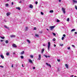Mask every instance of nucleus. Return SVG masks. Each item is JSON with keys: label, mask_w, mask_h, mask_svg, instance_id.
I'll return each mask as SVG.
<instances>
[{"label": "nucleus", "mask_w": 77, "mask_h": 77, "mask_svg": "<svg viewBox=\"0 0 77 77\" xmlns=\"http://www.w3.org/2000/svg\"><path fill=\"white\" fill-rule=\"evenodd\" d=\"M65 8H62V11L63 12L64 14H65Z\"/></svg>", "instance_id": "f257e3e1"}, {"label": "nucleus", "mask_w": 77, "mask_h": 77, "mask_svg": "<svg viewBox=\"0 0 77 77\" xmlns=\"http://www.w3.org/2000/svg\"><path fill=\"white\" fill-rule=\"evenodd\" d=\"M50 42H48V50H50Z\"/></svg>", "instance_id": "f03ea898"}, {"label": "nucleus", "mask_w": 77, "mask_h": 77, "mask_svg": "<svg viewBox=\"0 0 77 77\" xmlns=\"http://www.w3.org/2000/svg\"><path fill=\"white\" fill-rule=\"evenodd\" d=\"M46 64L47 65V66H50V68H51V65L50 64H48V63H46Z\"/></svg>", "instance_id": "7ed1b4c3"}, {"label": "nucleus", "mask_w": 77, "mask_h": 77, "mask_svg": "<svg viewBox=\"0 0 77 77\" xmlns=\"http://www.w3.org/2000/svg\"><path fill=\"white\" fill-rule=\"evenodd\" d=\"M50 30H51L53 29H54L55 27V26H50Z\"/></svg>", "instance_id": "20e7f679"}, {"label": "nucleus", "mask_w": 77, "mask_h": 77, "mask_svg": "<svg viewBox=\"0 0 77 77\" xmlns=\"http://www.w3.org/2000/svg\"><path fill=\"white\" fill-rule=\"evenodd\" d=\"M12 46L13 47H15V48H17V45L15 44H13L12 45Z\"/></svg>", "instance_id": "39448f33"}, {"label": "nucleus", "mask_w": 77, "mask_h": 77, "mask_svg": "<svg viewBox=\"0 0 77 77\" xmlns=\"http://www.w3.org/2000/svg\"><path fill=\"white\" fill-rule=\"evenodd\" d=\"M29 62L31 63H33V62H32V60L31 59H29Z\"/></svg>", "instance_id": "423d86ee"}, {"label": "nucleus", "mask_w": 77, "mask_h": 77, "mask_svg": "<svg viewBox=\"0 0 77 77\" xmlns=\"http://www.w3.org/2000/svg\"><path fill=\"white\" fill-rule=\"evenodd\" d=\"M11 15V13L10 12H8L7 13V16H8L9 15Z\"/></svg>", "instance_id": "0eeeda50"}, {"label": "nucleus", "mask_w": 77, "mask_h": 77, "mask_svg": "<svg viewBox=\"0 0 77 77\" xmlns=\"http://www.w3.org/2000/svg\"><path fill=\"white\" fill-rule=\"evenodd\" d=\"M41 54H39V57L38 58V60H41Z\"/></svg>", "instance_id": "6e6552de"}, {"label": "nucleus", "mask_w": 77, "mask_h": 77, "mask_svg": "<svg viewBox=\"0 0 77 77\" xmlns=\"http://www.w3.org/2000/svg\"><path fill=\"white\" fill-rule=\"evenodd\" d=\"M65 66H66V68L67 69L68 68V64H65Z\"/></svg>", "instance_id": "1a4fd4ad"}, {"label": "nucleus", "mask_w": 77, "mask_h": 77, "mask_svg": "<svg viewBox=\"0 0 77 77\" xmlns=\"http://www.w3.org/2000/svg\"><path fill=\"white\" fill-rule=\"evenodd\" d=\"M29 7L30 8H31V9H32V8H33V5H29Z\"/></svg>", "instance_id": "9d476101"}, {"label": "nucleus", "mask_w": 77, "mask_h": 77, "mask_svg": "<svg viewBox=\"0 0 77 77\" xmlns=\"http://www.w3.org/2000/svg\"><path fill=\"white\" fill-rule=\"evenodd\" d=\"M35 37H37V38H38L39 37V35L38 34H35Z\"/></svg>", "instance_id": "9b49d317"}, {"label": "nucleus", "mask_w": 77, "mask_h": 77, "mask_svg": "<svg viewBox=\"0 0 77 77\" xmlns=\"http://www.w3.org/2000/svg\"><path fill=\"white\" fill-rule=\"evenodd\" d=\"M73 3H77V1H75V0H73Z\"/></svg>", "instance_id": "f8f14e48"}, {"label": "nucleus", "mask_w": 77, "mask_h": 77, "mask_svg": "<svg viewBox=\"0 0 77 77\" xmlns=\"http://www.w3.org/2000/svg\"><path fill=\"white\" fill-rule=\"evenodd\" d=\"M1 57L2 58V59H4V56H3V55H1Z\"/></svg>", "instance_id": "ddd939ff"}, {"label": "nucleus", "mask_w": 77, "mask_h": 77, "mask_svg": "<svg viewBox=\"0 0 77 77\" xmlns=\"http://www.w3.org/2000/svg\"><path fill=\"white\" fill-rule=\"evenodd\" d=\"M16 9H18V10H19V11L21 10V8L19 7H16Z\"/></svg>", "instance_id": "4468645a"}, {"label": "nucleus", "mask_w": 77, "mask_h": 77, "mask_svg": "<svg viewBox=\"0 0 77 77\" xmlns=\"http://www.w3.org/2000/svg\"><path fill=\"white\" fill-rule=\"evenodd\" d=\"M4 27H5V28H6V29H9V27H8V26H7L6 25L4 26Z\"/></svg>", "instance_id": "2eb2a0df"}, {"label": "nucleus", "mask_w": 77, "mask_h": 77, "mask_svg": "<svg viewBox=\"0 0 77 77\" xmlns=\"http://www.w3.org/2000/svg\"><path fill=\"white\" fill-rule=\"evenodd\" d=\"M24 51H23V52H22L20 53V54H21V55H22V54H24Z\"/></svg>", "instance_id": "dca6fc26"}, {"label": "nucleus", "mask_w": 77, "mask_h": 77, "mask_svg": "<svg viewBox=\"0 0 77 77\" xmlns=\"http://www.w3.org/2000/svg\"><path fill=\"white\" fill-rule=\"evenodd\" d=\"M14 37H15V35H11V38H14Z\"/></svg>", "instance_id": "f3484780"}, {"label": "nucleus", "mask_w": 77, "mask_h": 77, "mask_svg": "<svg viewBox=\"0 0 77 77\" xmlns=\"http://www.w3.org/2000/svg\"><path fill=\"white\" fill-rule=\"evenodd\" d=\"M44 51V49L43 48L42 49V53H43V52Z\"/></svg>", "instance_id": "a211bd4d"}, {"label": "nucleus", "mask_w": 77, "mask_h": 77, "mask_svg": "<svg viewBox=\"0 0 77 77\" xmlns=\"http://www.w3.org/2000/svg\"><path fill=\"white\" fill-rule=\"evenodd\" d=\"M0 38H2V39H5V37L0 36Z\"/></svg>", "instance_id": "6ab92c4d"}, {"label": "nucleus", "mask_w": 77, "mask_h": 77, "mask_svg": "<svg viewBox=\"0 0 77 77\" xmlns=\"http://www.w3.org/2000/svg\"><path fill=\"white\" fill-rule=\"evenodd\" d=\"M50 13H53V10H52L50 11Z\"/></svg>", "instance_id": "aec40b11"}, {"label": "nucleus", "mask_w": 77, "mask_h": 77, "mask_svg": "<svg viewBox=\"0 0 77 77\" xmlns=\"http://www.w3.org/2000/svg\"><path fill=\"white\" fill-rule=\"evenodd\" d=\"M27 41L28 42V43H29V44H30V40H27Z\"/></svg>", "instance_id": "412c9836"}, {"label": "nucleus", "mask_w": 77, "mask_h": 77, "mask_svg": "<svg viewBox=\"0 0 77 77\" xmlns=\"http://www.w3.org/2000/svg\"><path fill=\"white\" fill-rule=\"evenodd\" d=\"M9 53L8 52L6 54V55L7 56H9Z\"/></svg>", "instance_id": "4be33fe9"}, {"label": "nucleus", "mask_w": 77, "mask_h": 77, "mask_svg": "<svg viewBox=\"0 0 77 77\" xmlns=\"http://www.w3.org/2000/svg\"><path fill=\"white\" fill-rule=\"evenodd\" d=\"M5 42L6 44H8L9 42V41L8 40H6L5 41Z\"/></svg>", "instance_id": "5701e85b"}, {"label": "nucleus", "mask_w": 77, "mask_h": 77, "mask_svg": "<svg viewBox=\"0 0 77 77\" xmlns=\"http://www.w3.org/2000/svg\"><path fill=\"white\" fill-rule=\"evenodd\" d=\"M75 29H73L71 30V32H73L74 31H75Z\"/></svg>", "instance_id": "b1692460"}, {"label": "nucleus", "mask_w": 77, "mask_h": 77, "mask_svg": "<svg viewBox=\"0 0 77 77\" xmlns=\"http://www.w3.org/2000/svg\"><path fill=\"white\" fill-rule=\"evenodd\" d=\"M20 57H21V59H23L24 57L23 56H20Z\"/></svg>", "instance_id": "393cba45"}, {"label": "nucleus", "mask_w": 77, "mask_h": 77, "mask_svg": "<svg viewBox=\"0 0 77 77\" xmlns=\"http://www.w3.org/2000/svg\"><path fill=\"white\" fill-rule=\"evenodd\" d=\"M57 22L58 23L59 22H60V20L58 19L57 20Z\"/></svg>", "instance_id": "a878e982"}, {"label": "nucleus", "mask_w": 77, "mask_h": 77, "mask_svg": "<svg viewBox=\"0 0 77 77\" xmlns=\"http://www.w3.org/2000/svg\"><path fill=\"white\" fill-rule=\"evenodd\" d=\"M28 29V27H26L25 29L26 30H27Z\"/></svg>", "instance_id": "bb28decb"}, {"label": "nucleus", "mask_w": 77, "mask_h": 77, "mask_svg": "<svg viewBox=\"0 0 77 77\" xmlns=\"http://www.w3.org/2000/svg\"><path fill=\"white\" fill-rule=\"evenodd\" d=\"M53 34L54 36H56V33H55L54 32H53Z\"/></svg>", "instance_id": "cd10ccee"}, {"label": "nucleus", "mask_w": 77, "mask_h": 77, "mask_svg": "<svg viewBox=\"0 0 77 77\" xmlns=\"http://www.w3.org/2000/svg\"><path fill=\"white\" fill-rule=\"evenodd\" d=\"M5 6H9V4H7L5 5Z\"/></svg>", "instance_id": "c85d7f7f"}, {"label": "nucleus", "mask_w": 77, "mask_h": 77, "mask_svg": "<svg viewBox=\"0 0 77 77\" xmlns=\"http://www.w3.org/2000/svg\"><path fill=\"white\" fill-rule=\"evenodd\" d=\"M53 41H56V38H54L53 39Z\"/></svg>", "instance_id": "c756f323"}, {"label": "nucleus", "mask_w": 77, "mask_h": 77, "mask_svg": "<svg viewBox=\"0 0 77 77\" xmlns=\"http://www.w3.org/2000/svg\"><path fill=\"white\" fill-rule=\"evenodd\" d=\"M44 56L45 57H46V58H47L48 56H47L45 55H44Z\"/></svg>", "instance_id": "7c9ffc66"}, {"label": "nucleus", "mask_w": 77, "mask_h": 77, "mask_svg": "<svg viewBox=\"0 0 77 77\" xmlns=\"http://www.w3.org/2000/svg\"><path fill=\"white\" fill-rule=\"evenodd\" d=\"M41 14L42 15H44V13L42 12H41Z\"/></svg>", "instance_id": "2f4dec72"}, {"label": "nucleus", "mask_w": 77, "mask_h": 77, "mask_svg": "<svg viewBox=\"0 0 77 77\" xmlns=\"http://www.w3.org/2000/svg\"><path fill=\"white\" fill-rule=\"evenodd\" d=\"M34 30H36V28L34 27Z\"/></svg>", "instance_id": "473e14b6"}, {"label": "nucleus", "mask_w": 77, "mask_h": 77, "mask_svg": "<svg viewBox=\"0 0 77 77\" xmlns=\"http://www.w3.org/2000/svg\"><path fill=\"white\" fill-rule=\"evenodd\" d=\"M69 18H67V21H69Z\"/></svg>", "instance_id": "72a5a7b5"}, {"label": "nucleus", "mask_w": 77, "mask_h": 77, "mask_svg": "<svg viewBox=\"0 0 77 77\" xmlns=\"http://www.w3.org/2000/svg\"><path fill=\"white\" fill-rule=\"evenodd\" d=\"M68 50H71V48H70V47H69L68 48Z\"/></svg>", "instance_id": "f704fd0d"}, {"label": "nucleus", "mask_w": 77, "mask_h": 77, "mask_svg": "<svg viewBox=\"0 0 77 77\" xmlns=\"http://www.w3.org/2000/svg\"><path fill=\"white\" fill-rule=\"evenodd\" d=\"M11 5H14V2H12L11 3Z\"/></svg>", "instance_id": "c9c22d12"}, {"label": "nucleus", "mask_w": 77, "mask_h": 77, "mask_svg": "<svg viewBox=\"0 0 77 77\" xmlns=\"http://www.w3.org/2000/svg\"><path fill=\"white\" fill-rule=\"evenodd\" d=\"M62 40H63V39H64V37H62Z\"/></svg>", "instance_id": "e433bc0d"}, {"label": "nucleus", "mask_w": 77, "mask_h": 77, "mask_svg": "<svg viewBox=\"0 0 77 77\" xmlns=\"http://www.w3.org/2000/svg\"><path fill=\"white\" fill-rule=\"evenodd\" d=\"M30 57H32V58L33 57V55H31Z\"/></svg>", "instance_id": "4c0bfd02"}, {"label": "nucleus", "mask_w": 77, "mask_h": 77, "mask_svg": "<svg viewBox=\"0 0 77 77\" xmlns=\"http://www.w3.org/2000/svg\"><path fill=\"white\" fill-rule=\"evenodd\" d=\"M0 67H1V68H4V67L3 66H0Z\"/></svg>", "instance_id": "58836bf2"}, {"label": "nucleus", "mask_w": 77, "mask_h": 77, "mask_svg": "<svg viewBox=\"0 0 77 77\" xmlns=\"http://www.w3.org/2000/svg\"><path fill=\"white\" fill-rule=\"evenodd\" d=\"M35 4H36V5H37L38 4V2H35Z\"/></svg>", "instance_id": "ea45409f"}, {"label": "nucleus", "mask_w": 77, "mask_h": 77, "mask_svg": "<svg viewBox=\"0 0 77 77\" xmlns=\"http://www.w3.org/2000/svg\"><path fill=\"white\" fill-rule=\"evenodd\" d=\"M11 67H12V68H13V67H14V65H13V64H12V65Z\"/></svg>", "instance_id": "a19ab883"}, {"label": "nucleus", "mask_w": 77, "mask_h": 77, "mask_svg": "<svg viewBox=\"0 0 77 77\" xmlns=\"http://www.w3.org/2000/svg\"><path fill=\"white\" fill-rule=\"evenodd\" d=\"M63 36H64V37H65V36H66V35L65 34H64L63 35Z\"/></svg>", "instance_id": "79ce46f5"}, {"label": "nucleus", "mask_w": 77, "mask_h": 77, "mask_svg": "<svg viewBox=\"0 0 77 77\" xmlns=\"http://www.w3.org/2000/svg\"><path fill=\"white\" fill-rule=\"evenodd\" d=\"M63 44H60V46H63Z\"/></svg>", "instance_id": "37998d69"}, {"label": "nucleus", "mask_w": 77, "mask_h": 77, "mask_svg": "<svg viewBox=\"0 0 77 77\" xmlns=\"http://www.w3.org/2000/svg\"><path fill=\"white\" fill-rule=\"evenodd\" d=\"M19 3H21V1H20L19 2Z\"/></svg>", "instance_id": "c03bdc74"}, {"label": "nucleus", "mask_w": 77, "mask_h": 77, "mask_svg": "<svg viewBox=\"0 0 77 77\" xmlns=\"http://www.w3.org/2000/svg\"><path fill=\"white\" fill-rule=\"evenodd\" d=\"M57 60L58 62H60V60L57 59Z\"/></svg>", "instance_id": "a18cd8bd"}, {"label": "nucleus", "mask_w": 77, "mask_h": 77, "mask_svg": "<svg viewBox=\"0 0 77 77\" xmlns=\"http://www.w3.org/2000/svg\"><path fill=\"white\" fill-rule=\"evenodd\" d=\"M74 77V75H71V77Z\"/></svg>", "instance_id": "49530a36"}, {"label": "nucleus", "mask_w": 77, "mask_h": 77, "mask_svg": "<svg viewBox=\"0 0 77 77\" xmlns=\"http://www.w3.org/2000/svg\"><path fill=\"white\" fill-rule=\"evenodd\" d=\"M33 69H35V67H33Z\"/></svg>", "instance_id": "de8ad7c7"}, {"label": "nucleus", "mask_w": 77, "mask_h": 77, "mask_svg": "<svg viewBox=\"0 0 77 77\" xmlns=\"http://www.w3.org/2000/svg\"><path fill=\"white\" fill-rule=\"evenodd\" d=\"M54 47H56V45H54Z\"/></svg>", "instance_id": "09e8293b"}, {"label": "nucleus", "mask_w": 77, "mask_h": 77, "mask_svg": "<svg viewBox=\"0 0 77 77\" xmlns=\"http://www.w3.org/2000/svg\"><path fill=\"white\" fill-rule=\"evenodd\" d=\"M48 57H50V56L48 55Z\"/></svg>", "instance_id": "8fccbe9b"}, {"label": "nucleus", "mask_w": 77, "mask_h": 77, "mask_svg": "<svg viewBox=\"0 0 77 77\" xmlns=\"http://www.w3.org/2000/svg\"><path fill=\"white\" fill-rule=\"evenodd\" d=\"M59 2H61V0H59Z\"/></svg>", "instance_id": "3c124183"}, {"label": "nucleus", "mask_w": 77, "mask_h": 77, "mask_svg": "<svg viewBox=\"0 0 77 77\" xmlns=\"http://www.w3.org/2000/svg\"><path fill=\"white\" fill-rule=\"evenodd\" d=\"M1 42H3V40H1Z\"/></svg>", "instance_id": "603ef678"}, {"label": "nucleus", "mask_w": 77, "mask_h": 77, "mask_svg": "<svg viewBox=\"0 0 77 77\" xmlns=\"http://www.w3.org/2000/svg\"><path fill=\"white\" fill-rule=\"evenodd\" d=\"M15 54V52H13V54Z\"/></svg>", "instance_id": "864d4df0"}, {"label": "nucleus", "mask_w": 77, "mask_h": 77, "mask_svg": "<svg viewBox=\"0 0 77 77\" xmlns=\"http://www.w3.org/2000/svg\"><path fill=\"white\" fill-rule=\"evenodd\" d=\"M75 34H77V32H75Z\"/></svg>", "instance_id": "5fc2aeb1"}, {"label": "nucleus", "mask_w": 77, "mask_h": 77, "mask_svg": "<svg viewBox=\"0 0 77 77\" xmlns=\"http://www.w3.org/2000/svg\"><path fill=\"white\" fill-rule=\"evenodd\" d=\"M22 66L23 67H24V66H23V64H22Z\"/></svg>", "instance_id": "6e6d98bb"}, {"label": "nucleus", "mask_w": 77, "mask_h": 77, "mask_svg": "<svg viewBox=\"0 0 77 77\" xmlns=\"http://www.w3.org/2000/svg\"><path fill=\"white\" fill-rule=\"evenodd\" d=\"M72 47H75V46H74V45H72Z\"/></svg>", "instance_id": "4d7b16f0"}, {"label": "nucleus", "mask_w": 77, "mask_h": 77, "mask_svg": "<svg viewBox=\"0 0 77 77\" xmlns=\"http://www.w3.org/2000/svg\"><path fill=\"white\" fill-rule=\"evenodd\" d=\"M46 30H49V29H47Z\"/></svg>", "instance_id": "13d9d810"}, {"label": "nucleus", "mask_w": 77, "mask_h": 77, "mask_svg": "<svg viewBox=\"0 0 77 77\" xmlns=\"http://www.w3.org/2000/svg\"><path fill=\"white\" fill-rule=\"evenodd\" d=\"M74 77H77V76H75Z\"/></svg>", "instance_id": "bf43d9fd"}, {"label": "nucleus", "mask_w": 77, "mask_h": 77, "mask_svg": "<svg viewBox=\"0 0 77 77\" xmlns=\"http://www.w3.org/2000/svg\"><path fill=\"white\" fill-rule=\"evenodd\" d=\"M43 46H45V45H43Z\"/></svg>", "instance_id": "052dcab7"}, {"label": "nucleus", "mask_w": 77, "mask_h": 77, "mask_svg": "<svg viewBox=\"0 0 77 77\" xmlns=\"http://www.w3.org/2000/svg\"><path fill=\"white\" fill-rule=\"evenodd\" d=\"M5 20H5V19L4 20V21H5Z\"/></svg>", "instance_id": "680f3d73"}, {"label": "nucleus", "mask_w": 77, "mask_h": 77, "mask_svg": "<svg viewBox=\"0 0 77 77\" xmlns=\"http://www.w3.org/2000/svg\"><path fill=\"white\" fill-rule=\"evenodd\" d=\"M32 35H33V34H32Z\"/></svg>", "instance_id": "e2e57ef3"}, {"label": "nucleus", "mask_w": 77, "mask_h": 77, "mask_svg": "<svg viewBox=\"0 0 77 77\" xmlns=\"http://www.w3.org/2000/svg\"><path fill=\"white\" fill-rule=\"evenodd\" d=\"M5 22H6V21H5Z\"/></svg>", "instance_id": "0e129e2a"}]
</instances>
